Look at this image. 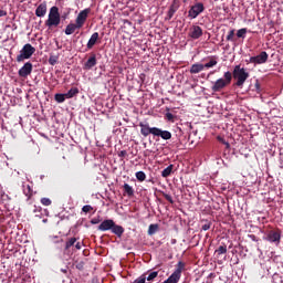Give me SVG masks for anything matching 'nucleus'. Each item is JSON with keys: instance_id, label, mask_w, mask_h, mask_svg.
Instances as JSON below:
<instances>
[{"instance_id": "1", "label": "nucleus", "mask_w": 283, "mask_h": 283, "mask_svg": "<svg viewBox=\"0 0 283 283\" xmlns=\"http://www.w3.org/2000/svg\"><path fill=\"white\" fill-rule=\"evenodd\" d=\"M232 78L237 81L233 85L234 87H244V83H247V80L249 78L250 74L247 72L245 67H242L241 65H235L232 73Z\"/></svg>"}, {"instance_id": "2", "label": "nucleus", "mask_w": 283, "mask_h": 283, "mask_svg": "<svg viewBox=\"0 0 283 283\" xmlns=\"http://www.w3.org/2000/svg\"><path fill=\"white\" fill-rule=\"evenodd\" d=\"M98 231H112V233L117 235V238H123L125 228H123V226L116 224V222H114L112 219H106L98 226Z\"/></svg>"}, {"instance_id": "3", "label": "nucleus", "mask_w": 283, "mask_h": 283, "mask_svg": "<svg viewBox=\"0 0 283 283\" xmlns=\"http://www.w3.org/2000/svg\"><path fill=\"white\" fill-rule=\"evenodd\" d=\"M231 81H233V75L231 74V71H227L223 74V77H220L216 82H213V85L211 86V91L222 92L224 87H229V85H231Z\"/></svg>"}, {"instance_id": "4", "label": "nucleus", "mask_w": 283, "mask_h": 283, "mask_svg": "<svg viewBox=\"0 0 283 283\" xmlns=\"http://www.w3.org/2000/svg\"><path fill=\"white\" fill-rule=\"evenodd\" d=\"M45 25L46 28H59V25H61V13L59 12V7H52L50 9Z\"/></svg>"}, {"instance_id": "5", "label": "nucleus", "mask_w": 283, "mask_h": 283, "mask_svg": "<svg viewBox=\"0 0 283 283\" xmlns=\"http://www.w3.org/2000/svg\"><path fill=\"white\" fill-rule=\"evenodd\" d=\"M36 52V49L32 46V44L27 43L20 50V54L17 55V62L23 63V61H28V59H32V55Z\"/></svg>"}, {"instance_id": "6", "label": "nucleus", "mask_w": 283, "mask_h": 283, "mask_svg": "<svg viewBox=\"0 0 283 283\" xmlns=\"http://www.w3.org/2000/svg\"><path fill=\"white\" fill-rule=\"evenodd\" d=\"M265 240L271 242V244H275V247H280V242H282V230L273 229L268 231Z\"/></svg>"}, {"instance_id": "7", "label": "nucleus", "mask_w": 283, "mask_h": 283, "mask_svg": "<svg viewBox=\"0 0 283 283\" xmlns=\"http://www.w3.org/2000/svg\"><path fill=\"white\" fill-rule=\"evenodd\" d=\"M202 12H205V4L198 2L190 8L188 11V17L190 19H196L199 14H202Z\"/></svg>"}, {"instance_id": "8", "label": "nucleus", "mask_w": 283, "mask_h": 283, "mask_svg": "<svg viewBox=\"0 0 283 283\" xmlns=\"http://www.w3.org/2000/svg\"><path fill=\"white\" fill-rule=\"evenodd\" d=\"M269 61V53L266 51H262L256 56H251L249 63H254V65H262Z\"/></svg>"}, {"instance_id": "9", "label": "nucleus", "mask_w": 283, "mask_h": 283, "mask_svg": "<svg viewBox=\"0 0 283 283\" xmlns=\"http://www.w3.org/2000/svg\"><path fill=\"white\" fill-rule=\"evenodd\" d=\"M90 12H92L91 9H84L77 14L75 23L78 28H83L85 25V21H87V15L90 14Z\"/></svg>"}, {"instance_id": "10", "label": "nucleus", "mask_w": 283, "mask_h": 283, "mask_svg": "<svg viewBox=\"0 0 283 283\" xmlns=\"http://www.w3.org/2000/svg\"><path fill=\"white\" fill-rule=\"evenodd\" d=\"M139 127H140V134L145 138H147V136H149V134H151L153 136H156L157 127H149V124H145L143 122L139 123Z\"/></svg>"}, {"instance_id": "11", "label": "nucleus", "mask_w": 283, "mask_h": 283, "mask_svg": "<svg viewBox=\"0 0 283 283\" xmlns=\"http://www.w3.org/2000/svg\"><path fill=\"white\" fill-rule=\"evenodd\" d=\"M32 62H27L18 71V74L21 78H28L30 74H32Z\"/></svg>"}, {"instance_id": "12", "label": "nucleus", "mask_w": 283, "mask_h": 283, "mask_svg": "<svg viewBox=\"0 0 283 283\" xmlns=\"http://www.w3.org/2000/svg\"><path fill=\"white\" fill-rule=\"evenodd\" d=\"M178 8H180V2H176L172 0V3L169 7V10L166 17V21H171V19H174V15L176 14V12H178Z\"/></svg>"}, {"instance_id": "13", "label": "nucleus", "mask_w": 283, "mask_h": 283, "mask_svg": "<svg viewBox=\"0 0 283 283\" xmlns=\"http://www.w3.org/2000/svg\"><path fill=\"white\" fill-rule=\"evenodd\" d=\"M155 136H157L158 138H163V140H171V132L163 130L158 127L155 132Z\"/></svg>"}, {"instance_id": "14", "label": "nucleus", "mask_w": 283, "mask_h": 283, "mask_svg": "<svg viewBox=\"0 0 283 283\" xmlns=\"http://www.w3.org/2000/svg\"><path fill=\"white\" fill-rule=\"evenodd\" d=\"M189 36L190 39H195V40L200 39V36H202V28H200L199 25H193L190 29Z\"/></svg>"}, {"instance_id": "15", "label": "nucleus", "mask_w": 283, "mask_h": 283, "mask_svg": "<svg viewBox=\"0 0 283 283\" xmlns=\"http://www.w3.org/2000/svg\"><path fill=\"white\" fill-rule=\"evenodd\" d=\"M45 14H48V3L42 2L35 9V15L43 18V17H45Z\"/></svg>"}, {"instance_id": "16", "label": "nucleus", "mask_w": 283, "mask_h": 283, "mask_svg": "<svg viewBox=\"0 0 283 283\" xmlns=\"http://www.w3.org/2000/svg\"><path fill=\"white\" fill-rule=\"evenodd\" d=\"M182 271H185V262L179 261L177 264V269L171 275L175 276L176 280L180 281V277H182Z\"/></svg>"}, {"instance_id": "17", "label": "nucleus", "mask_w": 283, "mask_h": 283, "mask_svg": "<svg viewBox=\"0 0 283 283\" xmlns=\"http://www.w3.org/2000/svg\"><path fill=\"white\" fill-rule=\"evenodd\" d=\"M76 30H81V27H78V24L75 22L67 24L64 32L67 36H70V34H74Z\"/></svg>"}, {"instance_id": "18", "label": "nucleus", "mask_w": 283, "mask_h": 283, "mask_svg": "<svg viewBox=\"0 0 283 283\" xmlns=\"http://www.w3.org/2000/svg\"><path fill=\"white\" fill-rule=\"evenodd\" d=\"M98 32H94L86 44L87 50H92V48H94V44L98 42Z\"/></svg>"}, {"instance_id": "19", "label": "nucleus", "mask_w": 283, "mask_h": 283, "mask_svg": "<svg viewBox=\"0 0 283 283\" xmlns=\"http://www.w3.org/2000/svg\"><path fill=\"white\" fill-rule=\"evenodd\" d=\"M96 65V54H93L84 64V70H92Z\"/></svg>"}, {"instance_id": "20", "label": "nucleus", "mask_w": 283, "mask_h": 283, "mask_svg": "<svg viewBox=\"0 0 283 283\" xmlns=\"http://www.w3.org/2000/svg\"><path fill=\"white\" fill-rule=\"evenodd\" d=\"M209 59V62H207L206 64H203V67H206L207 70L211 69V67H216V65H218V56L212 55Z\"/></svg>"}, {"instance_id": "21", "label": "nucleus", "mask_w": 283, "mask_h": 283, "mask_svg": "<svg viewBox=\"0 0 283 283\" xmlns=\"http://www.w3.org/2000/svg\"><path fill=\"white\" fill-rule=\"evenodd\" d=\"M202 70H205V64H200V63L192 64L190 69V74H200Z\"/></svg>"}, {"instance_id": "22", "label": "nucleus", "mask_w": 283, "mask_h": 283, "mask_svg": "<svg viewBox=\"0 0 283 283\" xmlns=\"http://www.w3.org/2000/svg\"><path fill=\"white\" fill-rule=\"evenodd\" d=\"M22 189H23L24 196H27L28 200H30V198H32V196L34 195V191L32 190V186L24 184L22 186Z\"/></svg>"}, {"instance_id": "23", "label": "nucleus", "mask_w": 283, "mask_h": 283, "mask_svg": "<svg viewBox=\"0 0 283 283\" xmlns=\"http://www.w3.org/2000/svg\"><path fill=\"white\" fill-rule=\"evenodd\" d=\"M124 196H128V198H132L134 196V188L129 186V184H124Z\"/></svg>"}, {"instance_id": "24", "label": "nucleus", "mask_w": 283, "mask_h": 283, "mask_svg": "<svg viewBox=\"0 0 283 283\" xmlns=\"http://www.w3.org/2000/svg\"><path fill=\"white\" fill-rule=\"evenodd\" d=\"M146 282H154V280H156V277H158V271H153V272H147L146 274Z\"/></svg>"}, {"instance_id": "25", "label": "nucleus", "mask_w": 283, "mask_h": 283, "mask_svg": "<svg viewBox=\"0 0 283 283\" xmlns=\"http://www.w3.org/2000/svg\"><path fill=\"white\" fill-rule=\"evenodd\" d=\"M171 171H174V165H169L167 168H165L161 171V177L163 178H169V176H171Z\"/></svg>"}, {"instance_id": "26", "label": "nucleus", "mask_w": 283, "mask_h": 283, "mask_svg": "<svg viewBox=\"0 0 283 283\" xmlns=\"http://www.w3.org/2000/svg\"><path fill=\"white\" fill-rule=\"evenodd\" d=\"M217 258H220V255H224L227 253V244L222 243L216 251H214Z\"/></svg>"}, {"instance_id": "27", "label": "nucleus", "mask_w": 283, "mask_h": 283, "mask_svg": "<svg viewBox=\"0 0 283 283\" xmlns=\"http://www.w3.org/2000/svg\"><path fill=\"white\" fill-rule=\"evenodd\" d=\"M78 94V87H72L67 93H65L66 98H74Z\"/></svg>"}, {"instance_id": "28", "label": "nucleus", "mask_w": 283, "mask_h": 283, "mask_svg": "<svg viewBox=\"0 0 283 283\" xmlns=\"http://www.w3.org/2000/svg\"><path fill=\"white\" fill-rule=\"evenodd\" d=\"M135 176L139 182H145V180H147V175L145 171H137Z\"/></svg>"}, {"instance_id": "29", "label": "nucleus", "mask_w": 283, "mask_h": 283, "mask_svg": "<svg viewBox=\"0 0 283 283\" xmlns=\"http://www.w3.org/2000/svg\"><path fill=\"white\" fill-rule=\"evenodd\" d=\"M158 229H160L158 223L150 224L148 227V235H154L158 231Z\"/></svg>"}, {"instance_id": "30", "label": "nucleus", "mask_w": 283, "mask_h": 283, "mask_svg": "<svg viewBox=\"0 0 283 283\" xmlns=\"http://www.w3.org/2000/svg\"><path fill=\"white\" fill-rule=\"evenodd\" d=\"M54 98H55L56 103H65V98H67V97H66L65 93L64 94L56 93L54 95Z\"/></svg>"}, {"instance_id": "31", "label": "nucleus", "mask_w": 283, "mask_h": 283, "mask_svg": "<svg viewBox=\"0 0 283 283\" xmlns=\"http://www.w3.org/2000/svg\"><path fill=\"white\" fill-rule=\"evenodd\" d=\"M74 244H76V238L69 239L65 243V251L70 250Z\"/></svg>"}, {"instance_id": "32", "label": "nucleus", "mask_w": 283, "mask_h": 283, "mask_svg": "<svg viewBox=\"0 0 283 283\" xmlns=\"http://www.w3.org/2000/svg\"><path fill=\"white\" fill-rule=\"evenodd\" d=\"M49 63L51 65H56V63H59V54H51L49 57Z\"/></svg>"}, {"instance_id": "33", "label": "nucleus", "mask_w": 283, "mask_h": 283, "mask_svg": "<svg viewBox=\"0 0 283 283\" xmlns=\"http://www.w3.org/2000/svg\"><path fill=\"white\" fill-rule=\"evenodd\" d=\"M237 36L238 39H244L247 36V28L238 30Z\"/></svg>"}, {"instance_id": "34", "label": "nucleus", "mask_w": 283, "mask_h": 283, "mask_svg": "<svg viewBox=\"0 0 283 283\" xmlns=\"http://www.w3.org/2000/svg\"><path fill=\"white\" fill-rule=\"evenodd\" d=\"M43 209L41 208V206H34L33 213H35V218H41V216H42L41 211Z\"/></svg>"}, {"instance_id": "35", "label": "nucleus", "mask_w": 283, "mask_h": 283, "mask_svg": "<svg viewBox=\"0 0 283 283\" xmlns=\"http://www.w3.org/2000/svg\"><path fill=\"white\" fill-rule=\"evenodd\" d=\"M41 205H43L44 207H50V205H52V200L50 198H42L40 200Z\"/></svg>"}, {"instance_id": "36", "label": "nucleus", "mask_w": 283, "mask_h": 283, "mask_svg": "<svg viewBox=\"0 0 283 283\" xmlns=\"http://www.w3.org/2000/svg\"><path fill=\"white\" fill-rule=\"evenodd\" d=\"M82 211L83 213H90V211H94V207L91 205L83 206Z\"/></svg>"}, {"instance_id": "37", "label": "nucleus", "mask_w": 283, "mask_h": 283, "mask_svg": "<svg viewBox=\"0 0 283 283\" xmlns=\"http://www.w3.org/2000/svg\"><path fill=\"white\" fill-rule=\"evenodd\" d=\"M134 283H147V279L145 274H142L139 277H137Z\"/></svg>"}, {"instance_id": "38", "label": "nucleus", "mask_w": 283, "mask_h": 283, "mask_svg": "<svg viewBox=\"0 0 283 283\" xmlns=\"http://www.w3.org/2000/svg\"><path fill=\"white\" fill-rule=\"evenodd\" d=\"M233 36H235V30L234 29L229 31V33L227 35V41H233Z\"/></svg>"}, {"instance_id": "39", "label": "nucleus", "mask_w": 283, "mask_h": 283, "mask_svg": "<svg viewBox=\"0 0 283 283\" xmlns=\"http://www.w3.org/2000/svg\"><path fill=\"white\" fill-rule=\"evenodd\" d=\"M165 118H166V120H169V123H174L176 116H174V114H171V113H166Z\"/></svg>"}, {"instance_id": "40", "label": "nucleus", "mask_w": 283, "mask_h": 283, "mask_svg": "<svg viewBox=\"0 0 283 283\" xmlns=\"http://www.w3.org/2000/svg\"><path fill=\"white\" fill-rule=\"evenodd\" d=\"M180 282L178 279H176L175 276L170 275L166 281H164L163 283H178Z\"/></svg>"}, {"instance_id": "41", "label": "nucleus", "mask_w": 283, "mask_h": 283, "mask_svg": "<svg viewBox=\"0 0 283 283\" xmlns=\"http://www.w3.org/2000/svg\"><path fill=\"white\" fill-rule=\"evenodd\" d=\"M219 143H222V145H226V149H229L231 147V145L229 144V142L224 140V138L222 137H217Z\"/></svg>"}, {"instance_id": "42", "label": "nucleus", "mask_w": 283, "mask_h": 283, "mask_svg": "<svg viewBox=\"0 0 283 283\" xmlns=\"http://www.w3.org/2000/svg\"><path fill=\"white\" fill-rule=\"evenodd\" d=\"M254 90H255V92H258V94H260L262 92V87L260 85V81L259 80L255 81Z\"/></svg>"}, {"instance_id": "43", "label": "nucleus", "mask_w": 283, "mask_h": 283, "mask_svg": "<svg viewBox=\"0 0 283 283\" xmlns=\"http://www.w3.org/2000/svg\"><path fill=\"white\" fill-rule=\"evenodd\" d=\"M165 200H167L170 205H174V198L171 197V195H167V193H163Z\"/></svg>"}, {"instance_id": "44", "label": "nucleus", "mask_w": 283, "mask_h": 283, "mask_svg": "<svg viewBox=\"0 0 283 283\" xmlns=\"http://www.w3.org/2000/svg\"><path fill=\"white\" fill-rule=\"evenodd\" d=\"M84 266H85V263H84V262H78V263L75 265V268H76L78 271H83Z\"/></svg>"}, {"instance_id": "45", "label": "nucleus", "mask_w": 283, "mask_h": 283, "mask_svg": "<svg viewBox=\"0 0 283 283\" xmlns=\"http://www.w3.org/2000/svg\"><path fill=\"white\" fill-rule=\"evenodd\" d=\"M201 229L202 231H209V229H211V222L203 224Z\"/></svg>"}, {"instance_id": "46", "label": "nucleus", "mask_w": 283, "mask_h": 283, "mask_svg": "<svg viewBox=\"0 0 283 283\" xmlns=\"http://www.w3.org/2000/svg\"><path fill=\"white\" fill-rule=\"evenodd\" d=\"M249 238L252 240V242H260V239H258L255 234H250Z\"/></svg>"}, {"instance_id": "47", "label": "nucleus", "mask_w": 283, "mask_h": 283, "mask_svg": "<svg viewBox=\"0 0 283 283\" xmlns=\"http://www.w3.org/2000/svg\"><path fill=\"white\" fill-rule=\"evenodd\" d=\"M125 156H127V150H122L118 153L119 158H125Z\"/></svg>"}, {"instance_id": "48", "label": "nucleus", "mask_w": 283, "mask_h": 283, "mask_svg": "<svg viewBox=\"0 0 283 283\" xmlns=\"http://www.w3.org/2000/svg\"><path fill=\"white\" fill-rule=\"evenodd\" d=\"M99 222H101V219H98V218H93L91 220V224H98Z\"/></svg>"}, {"instance_id": "49", "label": "nucleus", "mask_w": 283, "mask_h": 283, "mask_svg": "<svg viewBox=\"0 0 283 283\" xmlns=\"http://www.w3.org/2000/svg\"><path fill=\"white\" fill-rule=\"evenodd\" d=\"M75 249H77V251H81V249H83V244L81 242H77L75 244Z\"/></svg>"}, {"instance_id": "50", "label": "nucleus", "mask_w": 283, "mask_h": 283, "mask_svg": "<svg viewBox=\"0 0 283 283\" xmlns=\"http://www.w3.org/2000/svg\"><path fill=\"white\" fill-rule=\"evenodd\" d=\"M1 17H8V12L6 10L0 9V18Z\"/></svg>"}, {"instance_id": "51", "label": "nucleus", "mask_w": 283, "mask_h": 283, "mask_svg": "<svg viewBox=\"0 0 283 283\" xmlns=\"http://www.w3.org/2000/svg\"><path fill=\"white\" fill-rule=\"evenodd\" d=\"M62 273H67V269H62Z\"/></svg>"}, {"instance_id": "52", "label": "nucleus", "mask_w": 283, "mask_h": 283, "mask_svg": "<svg viewBox=\"0 0 283 283\" xmlns=\"http://www.w3.org/2000/svg\"><path fill=\"white\" fill-rule=\"evenodd\" d=\"M43 222H48V219H43Z\"/></svg>"}]
</instances>
